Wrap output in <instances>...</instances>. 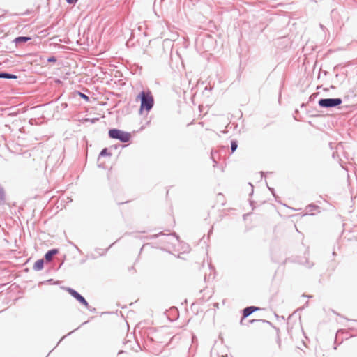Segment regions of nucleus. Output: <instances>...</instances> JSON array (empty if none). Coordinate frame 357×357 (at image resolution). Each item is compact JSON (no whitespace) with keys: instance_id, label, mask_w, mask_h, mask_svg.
<instances>
[{"instance_id":"1","label":"nucleus","mask_w":357,"mask_h":357,"mask_svg":"<svg viewBox=\"0 0 357 357\" xmlns=\"http://www.w3.org/2000/svg\"><path fill=\"white\" fill-rule=\"evenodd\" d=\"M137 98L140 100L139 113L142 114L145 110L149 112L153 107L154 99L150 91L145 92L142 91L139 93Z\"/></svg>"},{"instance_id":"2","label":"nucleus","mask_w":357,"mask_h":357,"mask_svg":"<svg viewBox=\"0 0 357 357\" xmlns=\"http://www.w3.org/2000/svg\"><path fill=\"white\" fill-rule=\"evenodd\" d=\"M108 135L109 138L119 140L121 142H128L131 139L130 132L117 129L112 128L109 130Z\"/></svg>"},{"instance_id":"3","label":"nucleus","mask_w":357,"mask_h":357,"mask_svg":"<svg viewBox=\"0 0 357 357\" xmlns=\"http://www.w3.org/2000/svg\"><path fill=\"white\" fill-rule=\"evenodd\" d=\"M342 102L340 98H321L318 101V105L321 108H333L339 106Z\"/></svg>"},{"instance_id":"4","label":"nucleus","mask_w":357,"mask_h":357,"mask_svg":"<svg viewBox=\"0 0 357 357\" xmlns=\"http://www.w3.org/2000/svg\"><path fill=\"white\" fill-rule=\"evenodd\" d=\"M66 290L70 294L72 297L76 299L80 304L89 309V303L79 292L70 287H66Z\"/></svg>"},{"instance_id":"5","label":"nucleus","mask_w":357,"mask_h":357,"mask_svg":"<svg viewBox=\"0 0 357 357\" xmlns=\"http://www.w3.org/2000/svg\"><path fill=\"white\" fill-rule=\"evenodd\" d=\"M160 236H164L165 237V239L163 241L164 242L169 243H172V244H174V241H178V236H177V235L175 233L169 234H165L162 232H160V233H158L157 234H154V235L150 236L149 237H148V238L150 239V240H152V239H155V238H156L158 237H160Z\"/></svg>"},{"instance_id":"6","label":"nucleus","mask_w":357,"mask_h":357,"mask_svg":"<svg viewBox=\"0 0 357 357\" xmlns=\"http://www.w3.org/2000/svg\"><path fill=\"white\" fill-rule=\"evenodd\" d=\"M259 310H260L259 307H255V306H249V307H247L244 308L243 310V317H242V319H241V320L240 321V324L241 325H243L244 324V323H243V319H245L246 317L250 316L253 312H255L256 311H258Z\"/></svg>"},{"instance_id":"7","label":"nucleus","mask_w":357,"mask_h":357,"mask_svg":"<svg viewBox=\"0 0 357 357\" xmlns=\"http://www.w3.org/2000/svg\"><path fill=\"white\" fill-rule=\"evenodd\" d=\"M59 252V250L57 248H53V249H51L50 250H48L45 254V259L47 261H50L52 257L55 255H56L57 253Z\"/></svg>"},{"instance_id":"8","label":"nucleus","mask_w":357,"mask_h":357,"mask_svg":"<svg viewBox=\"0 0 357 357\" xmlns=\"http://www.w3.org/2000/svg\"><path fill=\"white\" fill-rule=\"evenodd\" d=\"M0 78L1 79H15L17 78V76L14 74H11V73H9L7 72L1 71L0 72Z\"/></svg>"},{"instance_id":"9","label":"nucleus","mask_w":357,"mask_h":357,"mask_svg":"<svg viewBox=\"0 0 357 357\" xmlns=\"http://www.w3.org/2000/svg\"><path fill=\"white\" fill-rule=\"evenodd\" d=\"M44 260L43 259L37 260L33 264V269L35 271H40L43 268Z\"/></svg>"},{"instance_id":"10","label":"nucleus","mask_w":357,"mask_h":357,"mask_svg":"<svg viewBox=\"0 0 357 357\" xmlns=\"http://www.w3.org/2000/svg\"><path fill=\"white\" fill-rule=\"evenodd\" d=\"M31 38L29 36H18L14 39V42L16 45L26 43L27 41L30 40Z\"/></svg>"},{"instance_id":"11","label":"nucleus","mask_w":357,"mask_h":357,"mask_svg":"<svg viewBox=\"0 0 357 357\" xmlns=\"http://www.w3.org/2000/svg\"><path fill=\"white\" fill-rule=\"evenodd\" d=\"M5 202V192L3 188L0 185V204Z\"/></svg>"},{"instance_id":"12","label":"nucleus","mask_w":357,"mask_h":357,"mask_svg":"<svg viewBox=\"0 0 357 357\" xmlns=\"http://www.w3.org/2000/svg\"><path fill=\"white\" fill-rule=\"evenodd\" d=\"M238 148V142L236 140H231V153H234Z\"/></svg>"},{"instance_id":"13","label":"nucleus","mask_w":357,"mask_h":357,"mask_svg":"<svg viewBox=\"0 0 357 357\" xmlns=\"http://www.w3.org/2000/svg\"><path fill=\"white\" fill-rule=\"evenodd\" d=\"M106 155H109L110 156L111 155V153L108 151L107 149V148H104L103 149H102V151H100V154H99V157H103V156H106Z\"/></svg>"},{"instance_id":"14","label":"nucleus","mask_w":357,"mask_h":357,"mask_svg":"<svg viewBox=\"0 0 357 357\" xmlns=\"http://www.w3.org/2000/svg\"><path fill=\"white\" fill-rule=\"evenodd\" d=\"M255 322H262V323H266V324H271L270 321L264 320V319H251V320L248 321L249 324H252Z\"/></svg>"},{"instance_id":"15","label":"nucleus","mask_w":357,"mask_h":357,"mask_svg":"<svg viewBox=\"0 0 357 357\" xmlns=\"http://www.w3.org/2000/svg\"><path fill=\"white\" fill-rule=\"evenodd\" d=\"M77 93L78 95L84 100H85L86 101H89V98L88 96H86V94L80 92V91H77Z\"/></svg>"},{"instance_id":"16","label":"nucleus","mask_w":357,"mask_h":357,"mask_svg":"<svg viewBox=\"0 0 357 357\" xmlns=\"http://www.w3.org/2000/svg\"><path fill=\"white\" fill-rule=\"evenodd\" d=\"M307 208L309 211H312L313 210L318 208V206L314 204H310L307 206Z\"/></svg>"},{"instance_id":"17","label":"nucleus","mask_w":357,"mask_h":357,"mask_svg":"<svg viewBox=\"0 0 357 357\" xmlns=\"http://www.w3.org/2000/svg\"><path fill=\"white\" fill-rule=\"evenodd\" d=\"M47 62L52 63V62H56V58L55 56H50L47 59Z\"/></svg>"},{"instance_id":"18","label":"nucleus","mask_w":357,"mask_h":357,"mask_svg":"<svg viewBox=\"0 0 357 357\" xmlns=\"http://www.w3.org/2000/svg\"><path fill=\"white\" fill-rule=\"evenodd\" d=\"M66 2L69 4H75L77 0H66Z\"/></svg>"},{"instance_id":"19","label":"nucleus","mask_w":357,"mask_h":357,"mask_svg":"<svg viewBox=\"0 0 357 357\" xmlns=\"http://www.w3.org/2000/svg\"><path fill=\"white\" fill-rule=\"evenodd\" d=\"M277 342L278 344V346L279 347H280V345H281V340H280V338L279 337V335L278 334V337H277Z\"/></svg>"},{"instance_id":"20","label":"nucleus","mask_w":357,"mask_h":357,"mask_svg":"<svg viewBox=\"0 0 357 357\" xmlns=\"http://www.w3.org/2000/svg\"><path fill=\"white\" fill-rule=\"evenodd\" d=\"M268 188L269 189V190L271 192V193L273 194V196H275V193H274V189L273 188H270L268 186Z\"/></svg>"},{"instance_id":"21","label":"nucleus","mask_w":357,"mask_h":357,"mask_svg":"<svg viewBox=\"0 0 357 357\" xmlns=\"http://www.w3.org/2000/svg\"><path fill=\"white\" fill-rule=\"evenodd\" d=\"M88 310L91 311V312H94L96 310L95 308L91 309L89 306V309Z\"/></svg>"},{"instance_id":"22","label":"nucleus","mask_w":357,"mask_h":357,"mask_svg":"<svg viewBox=\"0 0 357 357\" xmlns=\"http://www.w3.org/2000/svg\"><path fill=\"white\" fill-rule=\"evenodd\" d=\"M97 120H98V119H96H96H91V121L92 123H94V122H95L96 121H97Z\"/></svg>"},{"instance_id":"23","label":"nucleus","mask_w":357,"mask_h":357,"mask_svg":"<svg viewBox=\"0 0 357 357\" xmlns=\"http://www.w3.org/2000/svg\"><path fill=\"white\" fill-rule=\"evenodd\" d=\"M29 13H30V11H29V10H27V11L24 13V15H28V14H29Z\"/></svg>"},{"instance_id":"24","label":"nucleus","mask_w":357,"mask_h":357,"mask_svg":"<svg viewBox=\"0 0 357 357\" xmlns=\"http://www.w3.org/2000/svg\"><path fill=\"white\" fill-rule=\"evenodd\" d=\"M211 158H212V159H213V160L214 163H215V164H216L217 162H216V161L213 159V156H211Z\"/></svg>"},{"instance_id":"25","label":"nucleus","mask_w":357,"mask_h":357,"mask_svg":"<svg viewBox=\"0 0 357 357\" xmlns=\"http://www.w3.org/2000/svg\"><path fill=\"white\" fill-rule=\"evenodd\" d=\"M63 107H67V104H63Z\"/></svg>"},{"instance_id":"26","label":"nucleus","mask_w":357,"mask_h":357,"mask_svg":"<svg viewBox=\"0 0 357 357\" xmlns=\"http://www.w3.org/2000/svg\"><path fill=\"white\" fill-rule=\"evenodd\" d=\"M320 27H321V29H323V28H324V26H323L322 24H320Z\"/></svg>"},{"instance_id":"27","label":"nucleus","mask_w":357,"mask_h":357,"mask_svg":"<svg viewBox=\"0 0 357 357\" xmlns=\"http://www.w3.org/2000/svg\"><path fill=\"white\" fill-rule=\"evenodd\" d=\"M252 204H253V202H252V201H251V202H250V205H251V206H252Z\"/></svg>"},{"instance_id":"28","label":"nucleus","mask_w":357,"mask_h":357,"mask_svg":"<svg viewBox=\"0 0 357 357\" xmlns=\"http://www.w3.org/2000/svg\"><path fill=\"white\" fill-rule=\"evenodd\" d=\"M261 175L263 176V175H264V172H261Z\"/></svg>"},{"instance_id":"29","label":"nucleus","mask_w":357,"mask_h":357,"mask_svg":"<svg viewBox=\"0 0 357 357\" xmlns=\"http://www.w3.org/2000/svg\"><path fill=\"white\" fill-rule=\"evenodd\" d=\"M249 185H250L251 187L253 188V185L251 184V183H249Z\"/></svg>"},{"instance_id":"30","label":"nucleus","mask_w":357,"mask_h":357,"mask_svg":"<svg viewBox=\"0 0 357 357\" xmlns=\"http://www.w3.org/2000/svg\"><path fill=\"white\" fill-rule=\"evenodd\" d=\"M211 232H212V230L211 229V230L209 231L208 235H209Z\"/></svg>"},{"instance_id":"31","label":"nucleus","mask_w":357,"mask_h":357,"mask_svg":"<svg viewBox=\"0 0 357 357\" xmlns=\"http://www.w3.org/2000/svg\"><path fill=\"white\" fill-rule=\"evenodd\" d=\"M252 193H253V190L251 191V193L250 194V195H251Z\"/></svg>"}]
</instances>
